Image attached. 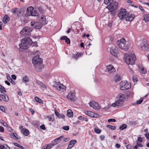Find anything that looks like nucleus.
<instances>
[{
    "label": "nucleus",
    "mask_w": 149,
    "mask_h": 149,
    "mask_svg": "<svg viewBox=\"0 0 149 149\" xmlns=\"http://www.w3.org/2000/svg\"><path fill=\"white\" fill-rule=\"evenodd\" d=\"M125 61L128 65H134L135 64V61L136 60V58L134 54H131L130 56L128 54H125L124 56Z\"/></svg>",
    "instance_id": "1"
},
{
    "label": "nucleus",
    "mask_w": 149,
    "mask_h": 149,
    "mask_svg": "<svg viewBox=\"0 0 149 149\" xmlns=\"http://www.w3.org/2000/svg\"><path fill=\"white\" fill-rule=\"evenodd\" d=\"M32 42V41L29 38H27L26 40L22 39L21 40V43L19 45L20 47L22 49H27Z\"/></svg>",
    "instance_id": "2"
},
{
    "label": "nucleus",
    "mask_w": 149,
    "mask_h": 149,
    "mask_svg": "<svg viewBox=\"0 0 149 149\" xmlns=\"http://www.w3.org/2000/svg\"><path fill=\"white\" fill-rule=\"evenodd\" d=\"M118 16L120 19L122 20L126 17L128 15V13L126 9L121 8L118 10Z\"/></svg>",
    "instance_id": "3"
},
{
    "label": "nucleus",
    "mask_w": 149,
    "mask_h": 149,
    "mask_svg": "<svg viewBox=\"0 0 149 149\" xmlns=\"http://www.w3.org/2000/svg\"><path fill=\"white\" fill-rule=\"evenodd\" d=\"M38 13L34 10L33 7L31 6L27 8L26 13V16H38Z\"/></svg>",
    "instance_id": "4"
},
{
    "label": "nucleus",
    "mask_w": 149,
    "mask_h": 149,
    "mask_svg": "<svg viewBox=\"0 0 149 149\" xmlns=\"http://www.w3.org/2000/svg\"><path fill=\"white\" fill-rule=\"evenodd\" d=\"M139 46L143 50H147L148 49V46L147 43V42L146 39L141 40L139 41Z\"/></svg>",
    "instance_id": "5"
},
{
    "label": "nucleus",
    "mask_w": 149,
    "mask_h": 149,
    "mask_svg": "<svg viewBox=\"0 0 149 149\" xmlns=\"http://www.w3.org/2000/svg\"><path fill=\"white\" fill-rule=\"evenodd\" d=\"M120 88L122 90L129 89L131 87L130 83L127 81H121L120 83Z\"/></svg>",
    "instance_id": "6"
},
{
    "label": "nucleus",
    "mask_w": 149,
    "mask_h": 149,
    "mask_svg": "<svg viewBox=\"0 0 149 149\" xmlns=\"http://www.w3.org/2000/svg\"><path fill=\"white\" fill-rule=\"evenodd\" d=\"M118 6V3L116 1H114L111 4L110 6L109 5L107 6V8L110 10L111 12L115 11Z\"/></svg>",
    "instance_id": "7"
},
{
    "label": "nucleus",
    "mask_w": 149,
    "mask_h": 149,
    "mask_svg": "<svg viewBox=\"0 0 149 149\" xmlns=\"http://www.w3.org/2000/svg\"><path fill=\"white\" fill-rule=\"evenodd\" d=\"M32 31V28L29 27H25L21 31L20 33L23 35L27 36L29 35Z\"/></svg>",
    "instance_id": "8"
},
{
    "label": "nucleus",
    "mask_w": 149,
    "mask_h": 149,
    "mask_svg": "<svg viewBox=\"0 0 149 149\" xmlns=\"http://www.w3.org/2000/svg\"><path fill=\"white\" fill-rule=\"evenodd\" d=\"M54 87L58 90L63 91L65 90L66 87L60 83L56 82L54 85Z\"/></svg>",
    "instance_id": "9"
},
{
    "label": "nucleus",
    "mask_w": 149,
    "mask_h": 149,
    "mask_svg": "<svg viewBox=\"0 0 149 149\" xmlns=\"http://www.w3.org/2000/svg\"><path fill=\"white\" fill-rule=\"evenodd\" d=\"M110 53L115 57H117L118 56L119 51L118 48L115 46L112 47L110 50Z\"/></svg>",
    "instance_id": "10"
},
{
    "label": "nucleus",
    "mask_w": 149,
    "mask_h": 149,
    "mask_svg": "<svg viewBox=\"0 0 149 149\" xmlns=\"http://www.w3.org/2000/svg\"><path fill=\"white\" fill-rule=\"evenodd\" d=\"M40 53L38 51H37L36 52H33V54L36 55V56L34 57L32 59V63L33 64L39 62L40 59H42L41 58H39V54Z\"/></svg>",
    "instance_id": "11"
},
{
    "label": "nucleus",
    "mask_w": 149,
    "mask_h": 149,
    "mask_svg": "<svg viewBox=\"0 0 149 149\" xmlns=\"http://www.w3.org/2000/svg\"><path fill=\"white\" fill-rule=\"evenodd\" d=\"M117 45L119 48L125 51L128 50L130 46V44L129 43L127 44L120 43Z\"/></svg>",
    "instance_id": "12"
},
{
    "label": "nucleus",
    "mask_w": 149,
    "mask_h": 149,
    "mask_svg": "<svg viewBox=\"0 0 149 149\" xmlns=\"http://www.w3.org/2000/svg\"><path fill=\"white\" fill-rule=\"evenodd\" d=\"M31 24L33 27L37 29H40L42 27V25H43L40 22H35L33 21H32L31 22Z\"/></svg>",
    "instance_id": "13"
},
{
    "label": "nucleus",
    "mask_w": 149,
    "mask_h": 149,
    "mask_svg": "<svg viewBox=\"0 0 149 149\" xmlns=\"http://www.w3.org/2000/svg\"><path fill=\"white\" fill-rule=\"evenodd\" d=\"M124 102V101L117 99L114 103L112 104V106L114 107H120L123 105Z\"/></svg>",
    "instance_id": "14"
},
{
    "label": "nucleus",
    "mask_w": 149,
    "mask_h": 149,
    "mask_svg": "<svg viewBox=\"0 0 149 149\" xmlns=\"http://www.w3.org/2000/svg\"><path fill=\"white\" fill-rule=\"evenodd\" d=\"M89 104L90 107L97 110L100 108V107L99 104L93 101L90 102Z\"/></svg>",
    "instance_id": "15"
},
{
    "label": "nucleus",
    "mask_w": 149,
    "mask_h": 149,
    "mask_svg": "<svg viewBox=\"0 0 149 149\" xmlns=\"http://www.w3.org/2000/svg\"><path fill=\"white\" fill-rule=\"evenodd\" d=\"M42 59H40V61L36 63L33 64L36 68V70H38L37 69H42L43 68V65L42 63Z\"/></svg>",
    "instance_id": "16"
},
{
    "label": "nucleus",
    "mask_w": 149,
    "mask_h": 149,
    "mask_svg": "<svg viewBox=\"0 0 149 149\" xmlns=\"http://www.w3.org/2000/svg\"><path fill=\"white\" fill-rule=\"evenodd\" d=\"M67 98L69 100L74 101L76 100L75 94L72 92H70L67 95Z\"/></svg>",
    "instance_id": "17"
},
{
    "label": "nucleus",
    "mask_w": 149,
    "mask_h": 149,
    "mask_svg": "<svg viewBox=\"0 0 149 149\" xmlns=\"http://www.w3.org/2000/svg\"><path fill=\"white\" fill-rule=\"evenodd\" d=\"M107 71L110 73L115 72L116 71L114 67L111 65H109L107 66Z\"/></svg>",
    "instance_id": "18"
},
{
    "label": "nucleus",
    "mask_w": 149,
    "mask_h": 149,
    "mask_svg": "<svg viewBox=\"0 0 149 149\" xmlns=\"http://www.w3.org/2000/svg\"><path fill=\"white\" fill-rule=\"evenodd\" d=\"M39 20L40 22L42 24H45L47 23V22L46 20L45 16L43 15H42L41 16V17Z\"/></svg>",
    "instance_id": "19"
},
{
    "label": "nucleus",
    "mask_w": 149,
    "mask_h": 149,
    "mask_svg": "<svg viewBox=\"0 0 149 149\" xmlns=\"http://www.w3.org/2000/svg\"><path fill=\"white\" fill-rule=\"evenodd\" d=\"M117 99L124 101L125 99V95L122 93H119L116 96Z\"/></svg>",
    "instance_id": "20"
},
{
    "label": "nucleus",
    "mask_w": 149,
    "mask_h": 149,
    "mask_svg": "<svg viewBox=\"0 0 149 149\" xmlns=\"http://www.w3.org/2000/svg\"><path fill=\"white\" fill-rule=\"evenodd\" d=\"M134 16L133 15H129L128 14V15L126 17L125 19L127 21L131 22L134 19Z\"/></svg>",
    "instance_id": "21"
},
{
    "label": "nucleus",
    "mask_w": 149,
    "mask_h": 149,
    "mask_svg": "<svg viewBox=\"0 0 149 149\" xmlns=\"http://www.w3.org/2000/svg\"><path fill=\"white\" fill-rule=\"evenodd\" d=\"M63 137V136H62L54 140V141L52 144L54 146L57 144L59 142V140H61L62 138Z\"/></svg>",
    "instance_id": "22"
},
{
    "label": "nucleus",
    "mask_w": 149,
    "mask_h": 149,
    "mask_svg": "<svg viewBox=\"0 0 149 149\" xmlns=\"http://www.w3.org/2000/svg\"><path fill=\"white\" fill-rule=\"evenodd\" d=\"M76 141L75 140H73L70 141L67 149H70L76 143Z\"/></svg>",
    "instance_id": "23"
},
{
    "label": "nucleus",
    "mask_w": 149,
    "mask_h": 149,
    "mask_svg": "<svg viewBox=\"0 0 149 149\" xmlns=\"http://www.w3.org/2000/svg\"><path fill=\"white\" fill-rule=\"evenodd\" d=\"M21 132L24 135L26 136H28L29 134V130L23 128Z\"/></svg>",
    "instance_id": "24"
},
{
    "label": "nucleus",
    "mask_w": 149,
    "mask_h": 149,
    "mask_svg": "<svg viewBox=\"0 0 149 149\" xmlns=\"http://www.w3.org/2000/svg\"><path fill=\"white\" fill-rule=\"evenodd\" d=\"M54 112L56 116L59 118L64 119L65 118V116L64 115L60 114L56 110H55Z\"/></svg>",
    "instance_id": "25"
},
{
    "label": "nucleus",
    "mask_w": 149,
    "mask_h": 149,
    "mask_svg": "<svg viewBox=\"0 0 149 149\" xmlns=\"http://www.w3.org/2000/svg\"><path fill=\"white\" fill-rule=\"evenodd\" d=\"M10 19L9 17L6 15H5L3 19V22L5 24L7 23Z\"/></svg>",
    "instance_id": "26"
},
{
    "label": "nucleus",
    "mask_w": 149,
    "mask_h": 149,
    "mask_svg": "<svg viewBox=\"0 0 149 149\" xmlns=\"http://www.w3.org/2000/svg\"><path fill=\"white\" fill-rule=\"evenodd\" d=\"M60 40H65V42L67 44H70V40L68 38L67 36H63L62 37L60 38Z\"/></svg>",
    "instance_id": "27"
},
{
    "label": "nucleus",
    "mask_w": 149,
    "mask_h": 149,
    "mask_svg": "<svg viewBox=\"0 0 149 149\" xmlns=\"http://www.w3.org/2000/svg\"><path fill=\"white\" fill-rule=\"evenodd\" d=\"M84 113L87 115L92 117H93V115L94 114V113L89 111H84Z\"/></svg>",
    "instance_id": "28"
},
{
    "label": "nucleus",
    "mask_w": 149,
    "mask_h": 149,
    "mask_svg": "<svg viewBox=\"0 0 149 149\" xmlns=\"http://www.w3.org/2000/svg\"><path fill=\"white\" fill-rule=\"evenodd\" d=\"M36 83L38 84L39 85L41 86L43 88L46 89L47 88L46 86L43 83L41 82L40 81L38 80H37L36 81Z\"/></svg>",
    "instance_id": "29"
},
{
    "label": "nucleus",
    "mask_w": 149,
    "mask_h": 149,
    "mask_svg": "<svg viewBox=\"0 0 149 149\" xmlns=\"http://www.w3.org/2000/svg\"><path fill=\"white\" fill-rule=\"evenodd\" d=\"M1 97L3 98V100L5 102H7L8 101L9 99L8 96L5 93Z\"/></svg>",
    "instance_id": "30"
},
{
    "label": "nucleus",
    "mask_w": 149,
    "mask_h": 149,
    "mask_svg": "<svg viewBox=\"0 0 149 149\" xmlns=\"http://www.w3.org/2000/svg\"><path fill=\"white\" fill-rule=\"evenodd\" d=\"M67 116L70 117H72L73 116V113L72 111L70 109H69L67 111Z\"/></svg>",
    "instance_id": "31"
},
{
    "label": "nucleus",
    "mask_w": 149,
    "mask_h": 149,
    "mask_svg": "<svg viewBox=\"0 0 149 149\" xmlns=\"http://www.w3.org/2000/svg\"><path fill=\"white\" fill-rule=\"evenodd\" d=\"M35 99L37 102L42 104H43L42 100L38 97H35Z\"/></svg>",
    "instance_id": "32"
},
{
    "label": "nucleus",
    "mask_w": 149,
    "mask_h": 149,
    "mask_svg": "<svg viewBox=\"0 0 149 149\" xmlns=\"http://www.w3.org/2000/svg\"><path fill=\"white\" fill-rule=\"evenodd\" d=\"M144 20L146 22H147L149 21V14H145L144 16Z\"/></svg>",
    "instance_id": "33"
},
{
    "label": "nucleus",
    "mask_w": 149,
    "mask_h": 149,
    "mask_svg": "<svg viewBox=\"0 0 149 149\" xmlns=\"http://www.w3.org/2000/svg\"><path fill=\"white\" fill-rule=\"evenodd\" d=\"M139 71L141 73L145 74L146 72V70L145 69H144L143 68L141 67L139 68Z\"/></svg>",
    "instance_id": "34"
},
{
    "label": "nucleus",
    "mask_w": 149,
    "mask_h": 149,
    "mask_svg": "<svg viewBox=\"0 0 149 149\" xmlns=\"http://www.w3.org/2000/svg\"><path fill=\"white\" fill-rule=\"evenodd\" d=\"M126 42V40L123 38L120 40L118 41L117 42V44H118L119 43H122L123 44H125Z\"/></svg>",
    "instance_id": "35"
},
{
    "label": "nucleus",
    "mask_w": 149,
    "mask_h": 149,
    "mask_svg": "<svg viewBox=\"0 0 149 149\" xmlns=\"http://www.w3.org/2000/svg\"><path fill=\"white\" fill-rule=\"evenodd\" d=\"M48 119V121L53 122L54 121V119L53 116H48L47 117Z\"/></svg>",
    "instance_id": "36"
},
{
    "label": "nucleus",
    "mask_w": 149,
    "mask_h": 149,
    "mask_svg": "<svg viewBox=\"0 0 149 149\" xmlns=\"http://www.w3.org/2000/svg\"><path fill=\"white\" fill-rule=\"evenodd\" d=\"M113 0H104V3L106 4H107L109 3V5L111 4L112 3Z\"/></svg>",
    "instance_id": "37"
},
{
    "label": "nucleus",
    "mask_w": 149,
    "mask_h": 149,
    "mask_svg": "<svg viewBox=\"0 0 149 149\" xmlns=\"http://www.w3.org/2000/svg\"><path fill=\"white\" fill-rule=\"evenodd\" d=\"M23 81L24 82L26 83L28 82L29 81V79L27 76H25L23 77Z\"/></svg>",
    "instance_id": "38"
},
{
    "label": "nucleus",
    "mask_w": 149,
    "mask_h": 149,
    "mask_svg": "<svg viewBox=\"0 0 149 149\" xmlns=\"http://www.w3.org/2000/svg\"><path fill=\"white\" fill-rule=\"evenodd\" d=\"M127 125L125 124H123L121 125L119 128L120 130H123L124 129H126L127 128Z\"/></svg>",
    "instance_id": "39"
},
{
    "label": "nucleus",
    "mask_w": 149,
    "mask_h": 149,
    "mask_svg": "<svg viewBox=\"0 0 149 149\" xmlns=\"http://www.w3.org/2000/svg\"><path fill=\"white\" fill-rule=\"evenodd\" d=\"M94 130L95 132L97 134H100L101 132V130L97 127L95 128Z\"/></svg>",
    "instance_id": "40"
},
{
    "label": "nucleus",
    "mask_w": 149,
    "mask_h": 149,
    "mask_svg": "<svg viewBox=\"0 0 149 149\" xmlns=\"http://www.w3.org/2000/svg\"><path fill=\"white\" fill-rule=\"evenodd\" d=\"M81 55L80 53H77L76 54H74L73 55L72 57L75 59H77L79 56H80Z\"/></svg>",
    "instance_id": "41"
},
{
    "label": "nucleus",
    "mask_w": 149,
    "mask_h": 149,
    "mask_svg": "<svg viewBox=\"0 0 149 149\" xmlns=\"http://www.w3.org/2000/svg\"><path fill=\"white\" fill-rule=\"evenodd\" d=\"M78 119L79 120H84L85 121H88V119H87L84 117H83V116H80L78 118Z\"/></svg>",
    "instance_id": "42"
},
{
    "label": "nucleus",
    "mask_w": 149,
    "mask_h": 149,
    "mask_svg": "<svg viewBox=\"0 0 149 149\" xmlns=\"http://www.w3.org/2000/svg\"><path fill=\"white\" fill-rule=\"evenodd\" d=\"M7 78L9 81L10 82L12 83L13 84H15V81L12 80V79L10 76H7Z\"/></svg>",
    "instance_id": "43"
},
{
    "label": "nucleus",
    "mask_w": 149,
    "mask_h": 149,
    "mask_svg": "<svg viewBox=\"0 0 149 149\" xmlns=\"http://www.w3.org/2000/svg\"><path fill=\"white\" fill-rule=\"evenodd\" d=\"M107 127L110 128L112 130H115L116 129V127L115 126H112L111 125H107Z\"/></svg>",
    "instance_id": "44"
},
{
    "label": "nucleus",
    "mask_w": 149,
    "mask_h": 149,
    "mask_svg": "<svg viewBox=\"0 0 149 149\" xmlns=\"http://www.w3.org/2000/svg\"><path fill=\"white\" fill-rule=\"evenodd\" d=\"M14 144L15 146L20 148L22 149H25L24 148L23 146L20 145V144L17 143H14Z\"/></svg>",
    "instance_id": "45"
},
{
    "label": "nucleus",
    "mask_w": 149,
    "mask_h": 149,
    "mask_svg": "<svg viewBox=\"0 0 149 149\" xmlns=\"http://www.w3.org/2000/svg\"><path fill=\"white\" fill-rule=\"evenodd\" d=\"M143 101V99L142 98H140V99L137 101L135 103L136 104H141Z\"/></svg>",
    "instance_id": "46"
},
{
    "label": "nucleus",
    "mask_w": 149,
    "mask_h": 149,
    "mask_svg": "<svg viewBox=\"0 0 149 149\" xmlns=\"http://www.w3.org/2000/svg\"><path fill=\"white\" fill-rule=\"evenodd\" d=\"M121 78L120 77L116 76L115 77V81L116 82L118 81L121 80Z\"/></svg>",
    "instance_id": "47"
},
{
    "label": "nucleus",
    "mask_w": 149,
    "mask_h": 149,
    "mask_svg": "<svg viewBox=\"0 0 149 149\" xmlns=\"http://www.w3.org/2000/svg\"><path fill=\"white\" fill-rule=\"evenodd\" d=\"M53 146L52 144H49L46 146L47 149H50Z\"/></svg>",
    "instance_id": "48"
},
{
    "label": "nucleus",
    "mask_w": 149,
    "mask_h": 149,
    "mask_svg": "<svg viewBox=\"0 0 149 149\" xmlns=\"http://www.w3.org/2000/svg\"><path fill=\"white\" fill-rule=\"evenodd\" d=\"M62 129L68 131L69 129V127L68 126H64L63 127Z\"/></svg>",
    "instance_id": "49"
},
{
    "label": "nucleus",
    "mask_w": 149,
    "mask_h": 149,
    "mask_svg": "<svg viewBox=\"0 0 149 149\" xmlns=\"http://www.w3.org/2000/svg\"><path fill=\"white\" fill-rule=\"evenodd\" d=\"M6 147V145L5 144L3 145H0V149H5Z\"/></svg>",
    "instance_id": "50"
},
{
    "label": "nucleus",
    "mask_w": 149,
    "mask_h": 149,
    "mask_svg": "<svg viewBox=\"0 0 149 149\" xmlns=\"http://www.w3.org/2000/svg\"><path fill=\"white\" fill-rule=\"evenodd\" d=\"M116 121V120L115 119H112V118H111V119H109L108 120V121L109 122H115Z\"/></svg>",
    "instance_id": "51"
},
{
    "label": "nucleus",
    "mask_w": 149,
    "mask_h": 149,
    "mask_svg": "<svg viewBox=\"0 0 149 149\" xmlns=\"http://www.w3.org/2000/svg\"><path fill=\"white\" fill-rule=\"evenodd\" d=\"M132 80L134 82H136L137 81V79L136 77L133 76L132 77Z\"/></svg>",
    "instance_id": "52"
},
{
    "label": "nucleus",
    "mask_w": 149,
    "mask_h": 149,
    "mask_svg": "<svg viewBox=\"0 0 149 149\" xmlns=\"http://www.w3.org/2000/svg\"><path fill=\"white\" fill-rule=\"evenodd\" d=\"M1 123H2L3 126L6 127H7L8 126L7 124L3 121H2V122H1Z\"/></svg>",
    "instance_id": "53"
},
{
    "label": "nucleus",
    "mask_w": 149,
    "mask_h": 149,
    "mask_svg": "<svg viewBox=\"0 0 149 149\" xmlns=\"http://www.w3.org/2000/svg\"><path fill=\"white\" fill-rule=\"evenodd\" d=\"M40 128L41 129L45 130L46 128L44 125H42L40 126Z\"/></svg>",
    "instance_id": "54"
},
{
    "label": "nucleus",
    "mask_w": 149,
    "mask_h": 149,
    "mask_svg": "<svg viewBox=\"0 0 149 149\" xmlns=\"http://www.w3.org/2000/svg\"><path fill=\"white\" fill-rule=\"evenodd\" d=\"M0 110L3 112H5V109L3 106H0Z\"/></svg>",
    "instance_id": "55"
},
{
    "label": "nucleus",
    "mask_w": 149,
    "mask_h": 149,
    "mask_svg": "<svg viewBox=\"0 0 149 149\" xmlns=\"http://www.w3.org/2000/svg\"><path fill=\"white\" fill-rule=\"evenodd\" d=\"M100 115L99 114H97V113H94V115H93V118H97V117H99Z\"/></svg>",
    "instance_id": "56"
},
{
    "label": "nucleus",
    "mask_w": 149,
    "mask_h": 149,
    "mask_svg": "<svg viewBox=\"0 0 149 149\" xmlns=\"http://www.w3.org/2000/svg\"><path fill=\"white\" fill-rule=\"evenodd\" d=\"M4 132V129L2 126L0 127V132Z\"/></svg>",
    "instance_id": "57"
},
{
    "label": "nucleus",
    "mask_w": 149,
    "mask_h": 149,
    "mask_svg": "<svg viewBox=\"0 0 149 149\" xmlns=\"http://www.w3.org/2000/svg\"><path fill=\"white\" fill-rule=\"evenodd\" d=\"M12 136L13 138H14L15 139H17V134L15 133H13Z\"/></svg>",
    "instance_id": "58"
},
{
    "label": "nucleus",
    "mask_w": 149,
    "mask_h": 149,
    "mask_svg": "<svg viewBox=\"0 0 149 149\" xmlns=\"http://www.w3.org/2000/svg\"><path fill=\"white\" fill-rule=\"evenodd\" d=\"M137 141L139 142H141L142 141V139L141 137H139L138 138Z\"/></svg>",
    "instance_id": "59"
},
{
    "label": "nucleus",
    "mask_w": 149,
    "mask_h": 149,
    "mask_svg": "<svg viewBox=\"0 0 149 149\" xmlns=\"http://www.w3.org/2000/svg\"><path fill=\"white\" fill-rule=\"evenodd\" d=\"M127 149H132V146L130 145H127L126 146Z\"/></svg>",
    "instance_id": "60"
},
{
    "label": "nucleus",
    "mask_w": 149,
    "mask_h": 149,
    "mask_svg": "<svg viewBox=\"0 0 149 149\" xmlns=\"http://www.w3.org/2000/svg\"><path fill=\"white\" fill-rule=\"evenodd\" d=\"M145 137L148 139H149V132L145 134Z\"/></svg>",
    "instance_id": "61"
},
{
    "label": "nucleus",
    "mask_w": 149,
    "mask_h": 149,
    "mask_svg": "<svg viewBox=\"0 0 149 149\" xmlns=\"http://www.w3.org/2000/svg\"><path fill=\"white\" fill-rule=\"evenodd\" d=\"M38 10L41 13L43 12V10L42 8L41 7H39L38 8Z\"/></svg>",
    "instance_id": "62"
},
{
    "label": "nucleus",
    "mask_w": 149,
    "mask_h": 149,
    "mask_svg": "<svg viewBox=\"0 0 149 149\" xmlns=\"http://www.w3.org/2000/svg\"><path fill=\"white\" fill-rule=\"evenodd\" d=\"M137 144L138 145V147H139L140 148H141V147H142L143 146L142 144L141 143H139L138 142H137Z\"/></svg>",
    "instance_id": "63"
},
{
    "label": "nucleus",
    "mask_w": 149,
    "mask_h": 149,
    "mask_svg": "<svg viewBox=\"0 0 149 149\" xmlns=\"http://www.w3.org/2000/svg\"><path fill=\"white\" fill-rule=\"evenodd\" d=\"M100 139L101 140H103L104 139V135H101L100 136Z\"/></svg>",
    "instance_id": "64"
}]
</instances>
